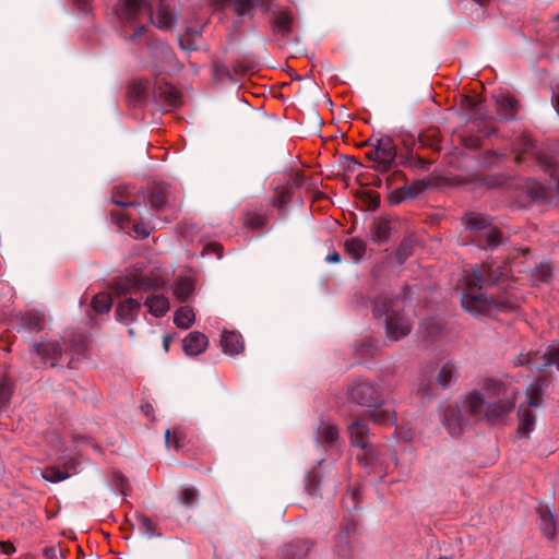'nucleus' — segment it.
Listing matches in <instances>:
<instances>
[{
    "label": "nucleus",
    "mask_w": 559,
    "mask_h": 559,
    "mask_svg": "<svg viewBox=\"0 0 559 559\" xmlns=\"http://www.w3.org/2000/svg\"><path fill=\"white\" fill-rule=\"evenodd\" d=\"M518 393L513 386L488 379L484 384V393L473 391L459 406H447L442 413V421L452 435L469 419L495 423L513 409Z\"/></svg>",
    "instance_id": "1"
},
{
    "label": "nucleus",
    "mask_w": 559,
    "mask_h": 559,
    "mask_svg": "<svg viewBox=\"0 0 559 559\" xmlns=\"http://www.w3.org/2000/svg\"><path fill=\"white\" fill-rule=\"evenodd\" d=\"M511 273V269L508 265H501L496 262L483 265V270L477 266H469L464 270L461 278L462 307L474 314H491L493 309H497L499 305L493 299H489L481 292L484 276L486 281L495 284L507 278Z\"/></svg>",
    "instance_id": "2"
},
{
    "label": "nucleus",
    "mask_w": 559,
    "mask_h": 559,
    "mask_svg": "<svg viewBox=\"0 0 559 559\" xmlns=\"http://www.w3.org/2000/svg\"><path fill=\"white\" fill-rule=\"evenodd\" d=\"M349 399L370 409V416L379 425H390L395 421V412L390 405H384L373 389L366 382L355 384L349 390Z\"/></svg>",
    "instance_id": "3"
},
{
    "label": "nucleus",
    "mask_w": 559,
    "mask_h": 559,
    "mask_svg": "<svg viewBox=\"0 0 559 559\" xmlns=\"http://www.w3.org/2000/svg\"><path fill=\"white\" fill-rule=\"evenodd\" d=\"M372 312L374 317H385V333L389 340L396 342L409 334L412 322L395 309L391 299L381 297L374 300Z\"/></svg>",
    "instance_id": "4"
},
{
    "label": "nucleus",
    "mask_w": 559,
    "mask_h": 559,
    "mask_svg": "<svg viewBox=\"0 0 559 559\" xmlns=\"http://www.w3.org/2000/svg\"><path fill=\"white\" fill-rule=\"evenodd\" d=\"M545 385V380L536 379L526 389L527 401L520 404L519 407V429L521 437H527L534 429L535 416L531 412V407H538L542 404L540 391Z\"/></svg>",
    "instance_id": "5"
},
{
    "label": "nucleus",
    "mask_w": 559,
    "mask_h": 559,
    "mask_svg": "<svg viewBox=\"0 0 559 559\" xmlns=\"http://www.w3.org/2000/svg\"><path fill=\"white\" fill-rule=\"evenodd\" d=\"M352 444L360 448L362 453L357 454L358 462L364 466L373 467L379 461L378 451L370 445V430L364 421H354L348 426Z\"/></svg>",
    "instance_id": "6"
},
{
    "label": "nucleus",
    "mask_w": 559,
    "mask_h": 559,
    "mask_svg": "<svg viewBox=\"0 0 559 559\" xmlns=\"http://www.w3.org/2000/svg\"><path fill=\"white\" fill-rule=\"evenodd\" d=\"M514 366H527L531 369L540 370L548 366H556L559 369V343L548 346L544 354L528 353L520 354L514 360Z\"/></svg>",
    "instance_id": "7"
},
{
    "label": "nucleus",
    "mask_w": 559,
    "mask_h": 559,
    "mask_svg": "<svg viewBox=\"0 0 559 559\" xmlns=\"http://www.w3.org/2000/svg\"><path fill=\"white\" fill-rule=\"evenodd\" d=\"M154 285H157V283H153L147 276L132 273L117 281L114 285V290L117 295H123L136 289H147Z\"/></svg>",
    "instance_id": "8"
},
{
    "label": "nucleus",
    "mask_w": 559,
    "mask_h": 559,
    "mask_svg": "<svg viewBox=\"0 0 559 559\" xmlns=\"http://www.w3.org/2000/svg\"><path fill=\"white\" fill-rule=\"evenodd\" d=\"M150 17L160 29L171 28L177 21V16L173 12L171 3L168 0H160L155 13H152L150 10Z\"/></svg>",
    "instance_id": "9"
},
{
    "label": "nucleus",
    "mask_w": 559,
    "mask_h": 559,
    "mask_svg": "<svg viewBox=\"0 0 559 559\" xmlns=\"http://www.w3.org/2000/svg\"><path fill=\"white\" fill-rule=\"evenodd\" d=\"M222 7L233 5L239 16H252L255 9L269 10L265 0H218Z\"/></svg>",
    "instance_id": "10"
},
{
    "label": "nucleus",
    "mask_w": 559,
    "mask_h": 559,
    "mask_svg": "<svg viewBox=\"0 0 559 559\" xmlns=\"http://www.w3.org/2000/svg\"><path fill=\"white\" fill-rule=\"evenodd\" d=\"M34 353L39 357L44 364L56 366L58 358L61 355V347L58 342L49 341L36 343L33 345Z\"/></svg>",
    "instance_id": "11"
},
{
    "label": "nucleus",
    "mask_w": 559,
    "mask_h": 559,
    "mask_svg": "<svg viewBox=\"0 0 559 559\" xmlns=\"http://www.w3.org/2000/svg\"><path fill=\"white\" fill-rule=\"evenodd\" d=\"M142 308V304L134 298H126L120 301L116 309L117 320L130 324L135 321Z\"/></svg>",
    "instance_id": "12"
},
{
    "label": "nucleus",
    "mask_w": 559,
    "mask_h": 559,
    "mask_svg": "<svg viewBox=\"0 0 559 559\" xmlns=\"http://www.w3.org/2000/svg\"><path fill=\"white\" fill-rule=\"evenodd\" d=\"M374 155L379 163L390 166L396 157V147L393 140L390 136L379 139L374 145Z\"/></svg>",
    "instance_id": "13"
},
{
    "label": "nucleus",
    "mask_w": 559,
    "mask_h": 559,
    "mask_svg": "<svg viewBox=\"0 0 559 559\" xmlns=\"http://www.w3.org/2000/svg\"><path fill=\"white\" fill-rule=\"evenodd\" d=\"M209 344L206 335L194 331L189 333L182 342L183 350L189 356H197L203 353Z\"/></svg>",
    "instance_id": "14"
},
{
    "label": "nucleus",
    "mask_w": 559,
    "mask_h": 559,
    "mask_svg": "<svg viewBox=\"0 0 559 559\" xmlns=\"http://www.w3.org/2000/svg\"><path fill=\"white\" fill-rule=\"evenodd\" d=\"M144 305L148 312L156 318L165 316L169 310V300L163 294L152 293L146 297Z\"/></svg>",
    "instance_id": "15"
},
{
    "label": "nucleus",
    "mask_w": 559,
    "mask_h": 559,
    "mask_svg": "<svg viewBox=\"0 0 559 559\" xmlns=\"http://www.w3.org/2000/svg\"><path fill=\"white\" fill-rule=\"evenodd\" d=\"M537 513L543 534L547 538H552L557 533L556 514L548 507H539Z\"/></svg>",
    "instance_id": "16"
},
{
    "label": "nucleus",
    "mask_w": 559,
    "mask_h": 559,
    "mask_svg": "<svg viewBox=\"0 0 559 559\" xmlns=\"http://www.w3.org/2000/svg\"><path fill=\"white\" fill-rule=\"evenodd\" d=\"M338 438V430L330 419H322L317 428V441L329 445L335 444Z\"/></svg>",
    "instance_id": "17"
},
{
    "label": "nucleus",
    "mask_w": 559,
    "mask_h": 559,
    "mask_svg": "<svg viewBox=\"0 0 559 559\" xmlns=\"http://www.w3.org/2000/svg\"><path fill=\"white\" fill-rule=\"evenodd\" d=\"M142 9L141 0H120L118 15L123 22H132L142 13Z\"/></svg>",
    "instance_id": "18"
},
{
    "label": "nucleus",
    "mask_w": 559,
    "mask_h": 559,
    "mask_svg": "<svg viewBox=\"0 0 559 559\" xmlns=\"http://www.w3.org/2000/svg\"><path fill=\"white\" fill-rule=\"evenodd\" d=\"M221 342L224 352L228 355H236L243 350L242 336L237 332H224Z\"/></svg>",
    "instance_id": "19"
},
{
    "label": "nucleus",
    "mask_w": 559,
    "mask_h": 559,
    "mask_svg": "<svg viewBox=\"0 0 559 559\" xmlns=\"http://www.w3.org/2000/svg\"><path fill=\"white\" fill-rule=\"evenodd\" d=\"M194 289V281L191 276H179L173 285V293L179 300L187 299Z\"/></svg>",
    "instance_id": "20"
},
{
    "label": "nucleus",
    "mask_w": 559,
    "mask_h": 559,
    "mask_svg": "<svg viewBox=\"0 0 559 559\" xmlns=\"http://www.w3.org/2000/svg\"><path fill=\"white\" fill-rule=\"evenodd\" d=\"M310 550V545L305 540H297L286 545L283 551L285 559H305Z\"/></svg>",
    "instance_id": "21"
},
{
    "label": "nucleus",
    "mask_w": 559,
    "mask_h": 559,
    "mask_svg": "<svg viewBox=\"0 0 559 559\" xmlns=\"http://www.w3.org/2000/svg\"><path fill=\"white\" fill-rule=\"evenodd\" d=\"M293 17L288 11H280L274 20L273 29L277 35L286 36L292 31Z\"/></svg>",
    "instance_id": "22"
},
{
    "label": "nucleus",
    "mask_w": 559,
    "mask_h": 559,
    "mask_svg": "<svg viewBox=\"0 0 559 559\" xmlns=\"http://www.w3.org/2000/svg\"><path fill=\"white\" fill-rule=\"evenodd\" d=\"M345 251L353 259L355 263H358L366 252V243L364 240L358 238H350L345 241Z\"/></svg>",
    "instance_id": "23"
},
{
    "label": "nucleus",
    "mask_w": 559,
    "mask_h": 559,
    "mask_svg": "<svg viewBox=\"0 0 559 559\" xmlns=\"http://www.w3.org/2000/svg\"><path fill=\"white\" fill-rule=\"evenodd\" d=\"M195 316L189 306L180 307L174 316L175 324L180 329H189L194 322Z\"/></svg>",
    "instance_id": "24"
},
{
    "label": "nucleus",
    "mask_w": 559,
    "mask_h": 559,
    "mask_svg": "<svg viewBox=\"0 0 559 559\" xmlns=\"http://www.w3.org/2000/svg\"><path fill=\"white\" fill-rule=\"evenodd\" d=\"M169 190L166 186L155 187L150 194V203L154 209H162L168 204Z\"/></svg>",
    "instance_id": "25"
},
{
    "label": "nucleus",
    "mask_w": 559,
    "mask_h": 559,
    "mask_svg": "<svg viewBox=\"0 0 559 559\" xmlns=\"http://www.w3.org/2000/svg\"><path fill=\"white\" fill-rule=\"evenodd\" d=\"M465 225L471 230H483L490 226V219L477 213H471L465 217Z\"/></svg>",
    "instance_id": "26"
},
{
    "label": "nucleus",
    "mask_w": 559,
    "mask_h": 559,
    "mask_svg": "<svg viewBox=\"0 0 559 559\" xmlns=\"http://www.w3.org/2000/svg\"><path fill=\"white\" fill-rule=\"evenodd\" d=\"M158 97L164 98L168 107H176L180 103V94L174 86L168 84L159 87Z\"/></svg>",
    "instance_id": "27"
},
{
    "label": "nucleus",
    "mask_w": 559,
    "mask_h": 559,
    "mask_svg": "<svg viewBox=\"0 0 559 559\" xmlns=\"http://www.w3.org/2000/svg\"><path fill=\"white\" fill-rule=\"evenodd\" d=\"M457 376L456 367L452 362L442 366L438 374L439 384L443 388L449 386Z\"/></svg>",
    "instance_id": "28"
},
{
    "label": "nucleus",
    "mask_w": 559,
    "mask_h": 559,
    "mask_svg": "<svg viewBox=\"0 0 559 559\" xmlns=\"http://www.w3.org/2000/svg\"><path fill=\"white\" fill-rule=\"evenodd\" d=\"M390 224L388 222H377L371 229L372 240L377 243L385 242L390 237Z\"/></svg>",
    "instance_id": "29"
},
{
    "label": "nucleus",
    "mask_w": 559,
    "mask_h": 559,
    "mask_svg": "<svg viewBox=\"0 0 559 559\" xmlns=\"http://www.w3.org/2000/svg\"><path fill=\"white\" fill-rule=\"evenodd\" d=\"M420 330L427 337L435 338L441 335L443 324L440 320L432 318L424 321L420 325Z\"/></svg>",
    "instance_id": "30"
},
{
    "label": "nucleus",
    "mask_w": 559,
    "mask_h": 559,
    "mask_svg": "<svg viewBox=\"0 0 559 559\" xmlns=\"http://www.w3.org/2000/svg\"><path fill=\"white\" fill-rule=\"evenodd\" d=\"M73 472H70L68 468L61 469L60 467H48L45 469L43 476L46 480L51 483H58L69 478Z\"/></svg>",
    "instance_id": "31"
},
{
    "label": "nucleus",
    "mask_w": 559,
    "mask_h": 559,
    "mask_svg": "<svg viewBox=\"0 0 559 559\" xmlns=\"http://www.w3.org/2000/svg\"><path fill=\"white\" fill-rule=\"evenodd\" d=\"M112 299L107 293H99L95 295L92 300V307L97 312H107L111 308Z\"/></svg>",
    "instance_id": "32"
},
{
    "label": "nucleus",
    "mask_w": 559,
    "mask_h": 559,
    "mask_svg": "<svg viewBox=\"0 0 559 559\" xmlns=\"http://www.w3.org/2000/svg\"><path fill=\"white\" fill-rule=\"evenodd\" d=\"M22 324L28 331H38L41 328V316L39 313L28 312L22 316Z\"/></svg>",
    "instance_id": "33"
},
{
    "label": "nucleus",
    "mask_w": 559,
    "mask_h": 559,
    "mask_svg": "<svg viewBox=\"0 0 559 559\" xmlns=\"http://www.w3.org/2000/svg\"><path fill=\"white\" fill-rule=\"evenodd\" d=\"M534 142L531 139L528 134H521L519 136L518 145H516V162H521L522 157L521 154L528 152L531 148H533Z\"/></svg>",
    "instance_id": "34"
},
{
    "label": "nucleus",
    "mask_w": 559,
    "mask_h": 559,
    "mask_svg": "<svg viewBox=\"0 0 559 559\" xmlns=\"http://www.w3.org/2000/svg\"><path fill=\"white\" fill-rule=\"evenodd\" d=\"M197 490L194 488H185L180 495V502L186 507H193L197 502Z\"/></svg>",
    "instance_id": "35"
},
{
    "label": "nucleus",
    "mask_w": 559,
    "mask_h": 559,
    "mask_svg": "<svg viewBox=\"0 0 559 559\" xmlns=\"http://www.w3.org/2000/svg\"><path fill=\"white\" fill-rule=\"evenodd\" d=\"M414 197V193L412 191V188L411 187H405V188H402L400 190H396L394 191L392 194H391V199L394 201V202H400L404 199H407V198H413Z\"/></svg>",
    "instance_id": "36"
},
{
    "label": "nucleus",
    "mask_w": 559,
    "mask_h": 559,
    "mask_svg": "<svg viewBox=\"0 0 559 559\" xmlns=\"http://www.w3.org/2000/svg\"><path fill=\"white\" fill-rule=\"evenodd\" d=\"M487 245L489 247H496L501 242V234L496 228H490L486 233Z\"/></svg>",
    "instance_id": "37"
},
{
    "label": "nucleus",
    "mask_w": 559,
    "mask_h": 559,
    "mask_svg": "<svg viewBox=\"0 0 559 559\" xmlns=\"http://www.w3.org/2000/svg\"><path fill=\"white\" fill-rule=\"evenodd\" d=\"M11 395V384L8 381H2L0 384V404L7 405Z\"/></svg>",
    "instance_id": "38"
},
{
    "label": "nucleus",
    "mask_w": 559,
    "mask_h": 559,
    "mask_svg": "<svg viewBox=\"0 0 559 559\" xmlns=\"http://www.w3.org/2000/svg\"><path fill=\"white\" fill-rule=\"evenodd\" d=\"M534 274L538 280L546 282L551 275V267L549 264H540L535 269Z\"/></svg>",
    "instance_id": "39"
},
{
    "label": "nucleus",
    "mask_w": 559,
    "mask_h": 559,
    "mask_svg": "<svg viewBox=\"0 0 559 559\" xmlns=\"http://www.w3.org/2000/svg\"><path fill=\"white\" fill-rule=\"evenodd\" d=\"M497 102L500 106L509 111H512L516 106V100L511 96H500Z\"/></svg>",
    "instance_id": "40"
},
{
    "label": "nucleus",
    "mask_w": 559,
    "mask_h": 559,
    "mask_svg": "<svg viewBox=\"0 0 559 559\" xmlns=\"http://www.w3.org/2000/svg\"><path fill=\"white\" fill-rule=\"evenodd\" d=\"M133 230L139 238H145L150 235L151 228L144 223H136L133 225Z\"/></svg>",
    "instance_id": "41"
},
{
    "label": "nucleus",
    "mask_w": 559,
    "mask_h": 559,
    "mask_svg": "<svg viewBox=\"0 0 559 559\" xmlns=\"http://www.w3.org/2000/svg\"><path fill=\"white\" fill-rule=\"evenodd\" d=\"M165 440L168 448L174 447L175 449H178L180 447L179 438L177 437L176 432L174 433V440H171L170 431L166 430Z\"/></svg>",
    "instance_id": "42"
},
{
    "label": "nucleus",
    "mask_w": 559,
    "mask_h": 559,
    "mask_svg": "<svg viewBox=\"0 0 559 559\" xmlns=\"http://www.w3.org/2000/svg\"><path fill=\"white\" fill-rule=\"evenodd\" d=\"M112 202L119 206H122V207H129V206H133L134 205V202L131 201V200H121L118 198V195H114L112 197Z\"/></svg>",
    "instance_id": "43"
},
{
    "label": "nucleus",
    "mask_w": 559,
    "mask_h": 559,
    "mask_svg": "<svg viewBox=\"0 0 559 559\" xmlns=\"http://www.w3.org/2000/svg\"><path fill=\"white\" fill-rule=\"evenodd\" d=\"M74 3L82 12H88L91 10V0H74Z\"/></svg>",
    "instance_id": "44"
},
{
    "label": "nucleus",
    "mask_w": 559,
    "mask_h": 559,
    "mask_svg": "<svg viewBox=\"0 0 559 559\" xmlns=\"http://www.w3.org/2000/svg\"><path fill=\"white\" fill-rule=\"evenodd\" d=\"M0 546L5 555H12L15 551V547L10 542H1Z\"/></svg>",
    "instance_id": "45"
},
{
    "label": "nucleus",
    "mask_w": 559,
    "mask_h": 559,
    "mask_svg": "<svg viewBox=\"0 0 559 559\" xmlns=\"http://www.w3.org/2000/svg\"><path fill=\"white\" fill-rule=\"evenodd\" d=\"M325 260L330 263H336V262L341 261V255L338 254V252L334 251V252L328 254Z\"/></svg>",
    "instance_id": "46"
},
{
    "label": "nucleus",
    "mask_w": 559,
    "mask_h": 559,
    "mask_svg": "<svg viewBox=\"0 0 559 559\" xmlns=\"http://www.w3.org/2000/svg\"><path fill=\"white\" fill-rule=\"evenodd\" d=\"M304 180H305V177L300 173L295 174L294 179H293L294 185L297 186V187L302 186L304 185Z\"/></svg>",
    "instance_id": "47"
},
{
    "label": "nucleus",
    "mask_w": 559,
    "mask_h": 559,
    "mask_svg": "<svg viewBox=\"0 0 559 559\" xmlns=\"http://www.w3.org/2000/svg\"><path fill=\"white\" fill-rule=\"evenodd\" d=\"M401 438L404 440V441H412L413 440V433L407 430V431H401Z\"/></svg>",
    "instance_id": "48"
},
{
    "label": "nucleus",
    "mask_w": 559,
    "mask_h": 559,
    "mask_svg": "<svg viewBox=\"0 0 559 559\" xmlns=\"http://www.w3.org/2000/svg\"><path fill=\"white\" fill-rule=\"evenodd\" d=\"M144 31H145V27H144V26H140V27H138V28L134 31L133 35H132V39H135V38L140 37V36L144 33Z\"/></svg>",
    "instance_id": "49"
},
{
    "label": "nucleus",
    "mask_w": 559,
    "mask_h": 559,
    "mask_svg": "<svg viewBox=\"0 0 559 559\" xmlns=\"http://www.w3.org/2000/svg\"><path fill=\"white\" fill-rule=\"evenodd\" d=\"M170 342H171V337L169 335H165L164 340H163V345H164V348L166 352H168V349H169Z\"/></svg>",
    "instance_id": "50"
},
{
    "label": "nucleus",
    "mask_w": 559,
    "mask_h": 559,
    "mask_svg": "<svg viewBox=\"0 0 559 559\" xmlns=\"http://www.w3.org/2000/svg\"><path fill=\"white\" fill-rule=\"evenodd\" d=\"M557 193L559 194V174L551 175Z\"/></svg>",
    "instance_id": "51"
},
{
    "label": "nucleus",
    "mask_w": 559,
    "mask_h": 559,
    "mask_svg": "<svg viewBox=\"0 0 559 559\" xmlns=\"http://www.w3.org/2000/svg\"><path fill=\"white\" fill-rule=\"evenodd\" d=\"M143 525L145 526L146 531H152V523L148 519L143 520Z\"/></svg>",
    "instance_id": "52"
},
{
    "label": "nucleus",
    "mask_w": 559,
    "mask_h": 559,
    "mask_svg": "<svg viewBox=\"0 0 559 559\" xmlns=\"http://www.w3.org/2000/svg\"><path fill=\"white\" fill-rule=\"evenodd\" d=\"M142 409H143V412H144L147 416H150V415H151V411H152L151 405H148V404H146V405H142Z\"/></svg>",
    "instance_id": "53"
},
{
    "label": "nucleus",
    "mask_w": 559,
    "mask_h": 559,
    "mask_svg": "<svg viewBox=\"0 0 559 559\" xmlns=\"http://www.w3.org/2000/svg\"><path fill=\"white\" fill-rule=\"evenodd\" d=\"M555 106L557 111L559 112V92L554 95Z\"/></svg>",
    "instance_id": "54"
},
{
    "label": "nucleus",
    "mask_w": 559,
    "mask_h": 559,
    "mask_svg": "<svg viewBox=\"0 0 559 559\" xmlns=\"http://www.w3.org/2000/svg\"><path fill=\"white\" fill-rule=\"evenodd\" d=\"M372 204H373L374 206H377V205L379 204V199H378V197H372Z\"/></svg>",
    "instance_id": "55"
},
{
    "label": "nucleus",
    "mask_w": 559,
    "mask_h": 559,
    "mask_svg": "<svg viewBox=\"0 0 559 559\" xmlns=\"http://www.w3.org/2000/svg\"><path fill=\"white\" fill-rule=\"evenodd\" d=\"M475 2H477L479 5H484L488 0H474Z\"/></svg>",
    "instance_id": "56"
},
{
    "label": "nucleus",
    "mask_w": 559,
    "mask_h": 559,
    "mask_svg": "<svg viewBox=\"0 0 559 559\" xmlns=\"http://www.w3.org/2000/svg\"><path fill=\"white\" fill-rule=\"evenodd\" d=\"M128 334H129V336H131V337H132V336H134V330H133V329H129V330H128Z\"/></svg>",
    "instance_id": "57"
},
{
    "label": "nucleus",
    "mask_w": 559,
    "mask_h": 559,
    "mask_svg": "<svg viewBox=\"0 0 559 559\" xmlns=\"http://www.w3.org/2000/svg\"><path fill=\"white\" fill-rule=\"evenodd\" d=\"M114 219H120V216L118 214H112Z\"/></svg>",
    "instance_id": "58"
},
{
    "label": "nucleus",
    "mask_w": 559,
    "mask_h": 559,
    "mask_svg": "<svg viewBox=\"0 0 559 559\" xmlns=\"http://www.w3.org/2000/svg\"><path fill=\"white\" fill-rule=\"evenodd\" d=\"M160 45H162L163 50H165V49L167 48V47L165 46V44L160 43Z\"/></svg>",
    "instance_id": "59"
},
{
    "label": "nucleus",
    "mask_w": 559,
    "mask_h": 559,
    "mask_svg": "<svg viewBox=\"0 0 559 559\" xmlns=\"http://www.w3.org/2000/svg\"><path fill=\"white\" fill-rule=\"evenodd\" d=\"M556 20L559 22V15L556 17Z\"/></svg>",
    "instance_id": "60"
},
{
    "label": "nucleus",
    "mask_w": 559,
    "mask_h": 559,
    "mask_svg": "<svg viewBox=\"0 0 559 559\" xmlns=\"http://www.w3.org/2000/svg\"><path fill=\"white\" fill-rule=\"evenodd\" d=\"M439 559H448V558H443V557H441V558H439Z\"/></svg>",
    "instance_id": "61"
}]
</instances>
